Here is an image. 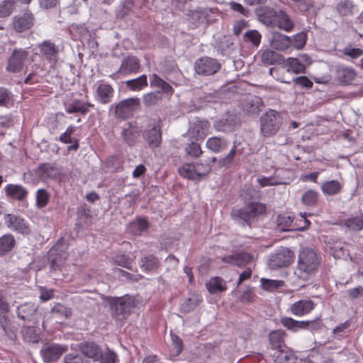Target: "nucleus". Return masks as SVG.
Here are the masks:
<instances>
[{"instance_id": "4", "label": "nucleus", "mask_w": 363, "mask_h": 363, "mask_svg": "<svg viewBox=\"0 0 363 363\" xmlns=\"http://www.w3.org/2000/svg\"><path fill=\"white\" fill-rule=\"evenodd\" d=\"M282 124L281 114L274 111H266L260 118L261 133L264 137L274 135Z\"/></svg>"}, {"instance_id": "33", "label": "nucleus", "mask_w": 363, "mask_h": 363, "mask_svg": "<svg viewBox=\"0 0 363 363\" xmlns=\"http://www.w3.org/2000/svg\"><path fill=\"white\" fill-rule=\"evenodd\" d=\"M80 350L83 354L89 358H91L95 361L99 359L101 348L94 342H84L80 345Z\"/></svg>"}, {"instance_id": "5", "label": "nucleus", "mask_w": 363, "mask_h": 363, "mask_svg": "<svg viewBox=\"0 0 363 363\" xmlns=\"http://www.w3.org/2000/svg\"><path fill=\"white\" fill-rule=\"evenodd\" d=\"M113 316L118 320H123L130 314L134 307L133 299L128 296L111 298Z\"/></svg>"}, {"instance_id": "45", "label": "nucleus", "mask_w": 363, "mask_h": 363, "mask_svg": "<svg viewBox=\"0 0 363 363\" xmlns=\"http://www.w3.org/2000/svg\"><path fill=\"white\" fill-rule=\"evenodd\" d=\"M160 266L158 259L153 255H149L141 258L140 267L146 272L156 270Z\"/></svg>"}, {"instance_id": "54", "label": "nucleus", "mask_w": 363, "mask_h": 363, "mask_svg": "<svg viewBox=\"0 0 363 363\" xmlns=\"http://www.w3.org/2000/svg\"><path fill=\"white\" fill-rule=\"evenodd\" d=\"M50 194L45 189H40L36 192V206L38 208L45 207L50 201Z\"/></svg>"}, {"instance_id": "62", "label": "nucleus", "mask_w": 363, "mask_h": 363, "mask_svg": "<svg viewBox=\"0 0 363 363\" xmlns=\"http://www.w3.org/2000/svg\"><path fill=\"white\" fill-rule=\"evenodd\" d=\"M67 244L64 238H60L54 246L50 250L49 252L55 254H68L67 252Z\"/></svg>"}, {"instance_id": "53", "label": "nucleus", "mask_w": 363, "mask_h": 363, "mask_svg": "<svg viewBox=\"0 0 363 363\" xmlns=\"http://www.w3.org/2000/svg\"><path fill=\"white\" fill-rule=\"evenodd\" d=\"M318 199V193L315 190L306 191L301 197V202L308 206L316 205Z\"/></svg>"}, {"instance_id": "2", "label": "nucleus", "mask_w": 363, "mask_h": 363, "mask_svg": "<svg viewBox=\"0 0 363 363\" xmlns=\"http://www.w3.org/2000/svg\"><path fill=\"white\" fill-rule=\"evenodd\" d=\"M266 206L259 202H250L243 208L233 211V216L242 226H251L257 218L265 213Z\"/></svg>"}, {"instance_id": "41", "label": "nucleus", "mask_w": 363, "mask_h": 363, "mask_svg": "<svg viewBox=\"0 0 363 363\" xmlns=\"http://www.w3.org/2000/svg\"><path fill=\"white\" fill-rule=\"evenodd\" d=\"M23 339L32 343H36L39 341V329L34 326H24L21 330Z\"/></svg>"}, {"instance_id": "49", "label": "nucleus", "mask_w": 363, "mask_h": 363, "mask_svg": "<svg viewBox=\"0 0 363 363\" xmlns=\"http://www.w3.org/2000/svg\"><path fill=\"white\" fill-rule=\"evenodd\" d=\"M17 0H3L0 2V18L9 17L15 10Z\"/></svg>"}, {"instance_id": "26", "label": "nucleus", "mask_w": 363, "mask_h": 363, "mask_svg": "<svg viewBox=\"0 0 363 363\" xmlns=\"http://www.w3.org/2000/svg\"><path fill=\"white\" fill-rule=\"evenodd\" d=\"M17 315L19 318L33 321L35 319L37 314V306L33 303H26L17 308Z\"/></svg>"}, {"instance_id": "30", "label": "nucleus", "mask_w": 363, "mask_h": 363, "mask_svg": "<svg viewBox=\"0 0 363 363\" xmlns=\"http://www.w3.org/2000/svg\"><path fill=\"white\" fill-rule=\"evenodd\" d=\"M228 145L229 142L225 138L213 136L207 140L206 146L213 152L219 153L227 149Z\"/></svg>"}, {"instance_id": "14", "label": "nucleus", "mask_w": 363, "mask_h": 363, "mask_svg": "<svg viewBox=\"0 0 363 363\" xmlns=\"http://www.w3.org/2000/svg\"><path fill=\"white\" fill-rule=\"evenodd\" d=\"M66 345L59 344H47L40 350V354L45 363L57 361L61 355L67 351Z\"/></svg>"}, {"instance_id": "29", "label": "nucleus", "mask_w": 363, "mask_h": 363, "mask_svg": "<svg viewBox=\"0 0 363 363\" xmlns=\"http://www.w3.org/2000/svg\"><path fill=\"white\" fill-rule=\"evenodd\" d=\"M76 127L70 125L65 133H63L59 138V140L65 144L72 143V145L67 147L68 151H77L79 147V140L72 138V135L75 132Z\"/></svg>"}, {"instance_id": "17", "label": "nucleus", "mask_w": 363, "mask_h": 363, "mask_svg": "<svg viewBox=\"0 0 363 363\" xmlns=\"http://www.w3.org/2000/svg\"><path fill=\"white\" fill-rule=\"evenodd\" d=\"M299 221L303 222V225L296 227L293 224L294 218L290 216H279L277 219L278 226L283 231H288L293 230L294 228L301 231H303L306 230L311 224L310 221L307 220L305 216H301V219Z\"/></svg>"}, {"instance_id": "38", "label": "nucleus", "mask_w": 363, "mask_h": 363, "mask_svg": "<svg viewBox=\"0 0 363 363\" xmlns=\"http://www.w3.org/2000/svg\"><path fill=\"white\" fill-rule=\"evenodd\" d=\"M67 257L68 254H55L54 252H49L48 259L50 264L51 272L60 270Z\"/></svg>"}, {"instance_id": "1", "label": "nucleus", "mask_w": 363, "mask_h": 363, "mask_svg": "<svg viewBox=\"0 0 363 363\" xmlns=\"http://www.w3.org/2000/svg\"><path fill=\"white\" fill-rule=\"evenodd\" d=\"M321 263L320 255L313 248L303 247L298 253V259L295 274L301 279L306 281L315 274Z\"/></svg>"}, {"instance_id": "44", "label": "nucleus", "mask_w": 363, "mask_h": 363, "mask_svg": "<svg viewBox=\"0 0 363 363\" xmlns=\"http://www.w3.org/2000/svg\"><path fill=\"white\" fill-rule=\"evenodd\" d=\"M148 226L149 224L146 219L139 218L130 223L128 231L133 235H140L148 228Z\"/></svg>"}, {"instance_id": "50", "label": "nucleus", "mask_w": 363, "mask_h": 363, "mask_svg": "<svg viewBox=\"0 0 363 363\" xmlns=\"http://www.w3.org/2000/svg\"><path fill=\"white\" fill-rule=\"evenodd\" d=\"M289 67L287 72H292L295 74L305 73L306 66L298 58L289 57L286 60Z\"/></svg>"}, {"instance_id": "16", "label": "nucleus", "mask_w": 363, "mask_h": 363, "mask_svg": "<svg viewBox=\"0 0 363 363\" xmlns=\"http://www.w3.org/2000/svg\"><path fill=\"white\" fill-rule=\"evenodd\" d=\"M210 133V123L206 120H196L191 123L187 134L196 140H203Z\"/></svg>"}, {"instance_id": "60", "label": "nucleus", "mask_w": 363, "mask_h": 363, "mask_svg": "<svg viewBox=\"0 0 363 363\" xmlns=\"http://www.w3.org/2000/svg\"><path fill=\"white\" fill-rule=\"evenodd\" d=\"M235 265L243 267L250 263L252 259V255L246 252H242L235 254Z\"/></svg>"}, {"instance_id": "7", "label": "nucleus", "mask_w": 363, "mask_h": 363, "mask_svg": "<svg viewBox=\"0 0 363 363\" xmlns=\"http://www.w3.org/2000/svg\"><path fill=\"white\" fill-rule=\"evenodd\" d=\"M115 116L117 118L125 120L130 118L140 108V101L137 97L122 100L115 106Z\"/></svg>"}, {"instance_id": "36", "label": "nucleus", "mask_w": 363, "mask_h": 363, "mask_svg": "<svg viewBox=\"0 0 363 363\" xmlns=\"http://www.w3.org/2000/svg\"><path fill=\"white\" fill-rule=\"evenodd\" d=\"M357 5L351 0H340L336 5V11L341 16H352Z\"/></svg>"}, {"instance_id": "18", "label": "nucleus", "mask_w": 363, "mask_h": 363, "mask_svg": "<svg viewBox=\"0 0 363 363\" xmlns=\"http://www.w3.org/2000/svg\"><path fill=\"white\" fill-rule=\"evenodd\" d=\"M262 105V99L255 95L247 96L242 101L243 111L251 116L258 115Z\"/></svg>"}, {"instance_id": "9", "label": "nucleus", "mask_w": 363, "mask_h": 363, "mask_svg": "<svg viewBox=\"0 0 363 363\" xmlns=\"http://www.w3.org/2000/svg\"><path fill=\"white\" fill-rule=\"evenodd\" d=\"M294 259V254L292 250L287 247H281L272 254L269 259V266L273 269L288 267Z\"/></svg>"}, {"instance_id": "11", "label": "nucleus", "mask_w": 363, "mask_h": 363, "mask_svg": "<svg viewBox=\"0 0 363 363\" xmlns=\"http://www.w3.org/2000/svg\"><path fill=\"white\" fill-rule=\"evenodd\" d=\"M140 68V63L138 57L133 55H128L122 60L118 69L110 75V77L113 79H117L121 76L135 74L138 72Z\"/></svg>"}, {"instance_id": "47", "label": "nucleus", "mask_w": 363, "mask_h": 363, "mask_svg": "<svg viewBox=\"0 0 363 363\" xmlns=\"http://www.w3.org/2000/svg\"><path fill=\"white\" fill-rule=\"evenodd\" d=\"M237 154H242V151L238 149V145L235 143H233V146L227 154V155L218 160V164L221 167H229L233 162L235 155Z\"/></svg>"}, {"instance_id": "55", "label": "nucleus", "mask_w": 363, "mask_h": 363, "mask_svg": "<svg viewBox=\"0 0 363 363\" xmlns=\"http://www.w3.org/2000/svg\"><path fill=\"white\" fill-rule=\"evenodd\" d=\"M187 156L192 158H198L202 154L200 144L196 142H191L184 148Z\"/></svg>"}, {"instance_id": "27", "label": "nucleus", "mask_w": 363, "mask_h": 363, "mask_svg": "<svg viewBox=\"0 0 363 363\" xmlns=\"http://www.w3.org/2000/svg\"><path fill=\"white\" fill-rule=\"evenodd\" d=\"M356 73L352 67L342 65L337 66L335 78L341 84H350L355 77Z\"/></svg>"}, {"instance_id": "10", "label": "nucleus", "mask_w": 363, "mask_h": 363, "mask_svg": "<svg viewBox=\"0 0 363 363\" xmlns=\"http://www.w3.org/2000/svg\"><path fill=\"white\" fill-rule=\"evenodd\" d=\"M221 69V64L214 58L201 57L195 62L194 69L196 74L202 76L215 74Z\"/></svg>"}, {"instance_id": "32", "label": "nucleus", "mask_w": 363, "mask_h": 363, "mask_svg": "<svg viewBox=\"0 0 363 363\" xmlns=\"http://www.w3.org/2000/svg\"><path fill=\"white\" fill-rule=\"evenodd\" d=\"M0 325L4 334L9 339L14 340L16 338L18 328L6 315H0Z\"/></svg>"}, {"instance_id": "21", "label": "nucleus", "mask_w": 363, "mask_h": 363, "mask_svg": "<svg viewBox=\"0 0 363 363\" xmlns=\"http://www.w3.org/2000/svg\"><path fill=\"white\" fill-rule=\"evenodd\" d=\"M315 307V303L310 299H301L294 303L291 307V313L297 316H303L309 313Z\"/></svg>"}, {"instance_id": "58", "label": "nucleus", "mask_w": 363, "mask_h": 363, "mask_svg": "<svg viewBox=\"0 0 363 363\" xmlns=\"http://www.w3.org/2000/svg\"><path fill=\"white\" fill-rule=\"evenodd\" d=\"M260 282L262 289L266 291H273L284 285L283 281L272 280L264 278H262L260 279Z\"/></svg>"}, {"instance_id": "52", "label": "nucleus", "mask_w": 363, "mask_h": 363, "mask_svg": "<svg viewBox=\"0 0 363 363\" xmlns=\"http://www.w3.org/2000/svg\"><path fill=\"white\" fill-rule=\"evenodd\" d=\"M344 225L351 230H360L363 229V215L345 220Z\"/></svg>"}, {"instance_id": "13", "label": "nucleus", "mask_w": 363, "mask_h": 363, "mask_svg": "<svg viewBox=\"0 0 363 363\" xmlns=\"http://www.w3.org/2000/svg\"><path fill=\"white\" fill-rule=\"evenodd\" d=\"M40 57L49 64L55 65L58 60L59 48L50 40H44L38 45Z\"/></svg>"}, {"instance_id": "59", "label": "nucleus", "mask_w": 363, "mask_h": 363, "mask_svg": "<svg viewBox=\"0 0 363 363\" xmlns=\"http://www.w3.org/2000/svg\"><path fill=\"white\" fill-rule=\"evenodd\" d=\"M51 313L56 314L60 317L69 318L72 315V310L69 308L66 307L62 303L55 304L51 309Z\"/></svg>"}, {"instance_id": "63", "label": "nucleus", "mask_w": 363, "mask_h": 363, "mask_svg": "<svg viewBox=\"0 0 363 363\" xmlns=\"http://www.w3.org/2000/svg\"><path fill=\"white\" fill-rule=\"evenodd\" d=\"M161 99L160 91L150 92L144 96V104L146 106H152L157 104Z\"/></svg>"}, {"instance_id": "48", "label": "nucleus", "mask_w": 363, "mask_h": 363, "mask_svg": "<svg viewBox=\"0 0 363 363\" xmlns=\"http://www.w3.org/2000/svg\"><path fill=\"white\" fill-rule=\"evenodd\" d=\"M179 173L184 178L199 180L194 163L183 164L179 168Z\"/></svg>"}, {"instance_id": "56", "label": "nucleus", "mask_w": 363, "mask_h": 363, "mask_svg": "<svg viewBox=\"0 0 363 363\" xmlns=\"http://www.w3.org/2000/svg\"><path fill=\"white\" fill-rule=\"evenodd\" d=\"M243 39L245 42L251 43L253 45L258 47L261 42L262 35L257 30H251L244 34Z\"/></svg>"}, {"instance_id": "64", "label": "nucleus", "mask_w": 363, "mask_h": 363, "mask_svg": "<svg viewBox=\"0 0 363 363\" xmlns=\"http://www.w3.org/2000/svg\"><path fill=\"white\" fill-rule=\"evenodd\" d=\"M100 363H116L117 361V355L113 351L108 350L107 351L100 353Z\"/></svg>"}, {"instance_id": "37", "label": "nucleus", "mask_w": 363, "mask_h": 363, "mask_svg": "<svg viewBox=\"0 0 363 363\" xmlns=\"http://www.w3.org/2000/svg\"><path fill=\"white\" fill-rule=\"evenodd\" d=\"M202 302V298L199 294H192L181 305L180 311L188 313L194 311Z\"/></svg>"}, {"instance_id": "34", "label": "nucleus", "mask_w": 363, "mask_h": 363, "mask_svg": "<svg viewBox=\"0 0 363 363\" xmlns=\"http://www.w3.org/2000/svg\"><path fill=\"white\" fill-rule=\"evenodd\" d=\"M145 138L150 147H158L162 141V133L160 128L155 125L152 129L146 132Z\"/></svg>"}, {"instance_id": "15", "label": "nucleus", "mask_w": 363, "mask_h": 363, "mask_svg": "<svg viewBox=\"0 0 363 363\" xmlns=\"http://www.w3.org/2000/svg\"><path fill=\"white\" fill-rule=\"evenodd\" d=\"M142 135V130L130 122L125 124L122 129L121 137L123 142L129 147H133L137 144Z\"/></svg>"}, {"instance_id": "43", "label": "nucleus", "mask_w": 363, "mask_h": 363, "mask_svg": "<svg viewBox=\"0 0 363 363\" xmlns=\"http://www.w3.org/2000/svg\"><path fill=\"white\" fill-rule=\"evenodd\" d=\"M125 84L129 90L139 91L147 86V76L143 74L138 78L126 81Z\"/></svg>"}, {"instance_id": "31", "label": "nucleus", "mask_w": 363, "mask_h": 363, "mask_svg": "<svg viewBox=\"0 0 363 363\" xmlns=\"http://www.w3.org/2000/svg\"><path fill=\"white\" fill-rule=\"evenodd\" d=\"M261 60L267 65H280L284 62V57L282 55L268 49L262 52Z\"/></svg>"}, {"instance_id": "39", "label": "nucleus", "mask_w": 363, "mask_h": 363, "mask_svg": "<svg viewBox=\"0 0 363 363\" xmlns=\"http://www.w3.org/2000/svg\"><path fill=\"white\" fill-rule=\"evenodd\" d=\"M206 286L208 291L212 294L222 292L227 289L225 281L218 277L211 278L206 284Z\"/></svg>"}, {"instance_id": "12", "label": "nucleus", "mask_w": 363, "mask_h": 363, "mask_svg": "<svg viewBox=\"0 0 363 363\" xmlns=\"http://www.w3.org/2000/svg\"><path fill=\"white\" fill-rule=\"evenodd\" d=\"M4 223L9 229L18 233L28 235L31 233L28 222L19 216L11 213L6 214Z\"/></svg>"}, {"instance_id": "51", "label": "nucleus", "mask_w": 363, "mask_h": 363, "mask_svg": "<svg viewBox=\"0 0 363 363\" xmlns=\"http://www.w3.org/2000/svg\"><path fill=\"white\" fill-rule=\"evenodd\" d=\"M172 346L170 354L173 357L179 356L183 351L184 344L182 340L176 334L171 332Z\"/></svg>"}, {"instance_id": "6", "label": "nucleus", "mask_w": 363, "mask_h": 363, "mask_svg": "<svg viewBox=\"0 0 363 363\" xmlns=\"http://www.w3.org/2000/svg\"><path fill=\"white\" fill-rule=\"evenodd\" d=\"M29 52L26 49L15 48L8 57L6 65V72L12 74L20 73L23 70Z\"/></svg>"}, {"instance_id": "23", "label": "nucleus", "mask_w": 363, "mask_h": 363, "mask_svg": "<svg viewBox=\"0 0 363 363\" xmlns=\"http://www.w3.org/2000/svg\"><path fill=\"white\" fill-rule=\"evenodd\" d=\"M91 107H94V104L89 102L81 99H73L66 104L65 110L69 114L79 113L82 115H86Z\"/></svg>"}, {"instance_id": "3", "label": "nucleus", "mask_w": 363, "mask_h": 363, "mask_svg": "<svg viewBox=\"0 0 363 363\" xmlns=\"http://www.w3.org/2000/svg\"><path fill=\"white\" fill-rule=\"evenodd\" d=\"M286 335V333L283 330L271 331L268 335L270 347L274 351L272 356L275 362L281 363L290 359L291 353L285 345Z\"/></svg>"}, {"instance_id": "8", "label": "nucleus", "mask_w": 363, "mask_h": 363, "mask_svg": "<svg viewBox=\"0 0 363 363\" xmlns=\"http://www.w3.org/2000/svg\"><path fill=\"white\" fill-rule=\"evenodd\" d=\"M35 23V15L27 8L12 18L11 27L16 33H21L32 28Z\"/></svg>"}, {"instance_id": "46", "label": "nucleus", "mask_w": 363, "mask_h": 363, "mask_svg": "<svg viewBox=\"0 0 363 363\" xmlns=\"http://www.w3.org/2000/svg\"><path fill=\"white\" fill-rule=\"evenodd\" d=\"M280 322L285 328L293 332H297L298 330H302V328H306V325H307V323L298 321L289 317H281L280 318Z\"/></svg>"}, {"instance_id": "24", "label": "nucleus", "mask_w": 363, "mask_h": 363, "mask_svg": "<svg viewBox=\"0 0 363 363\" xmlns=\"http://www.w3.org/2000/svg\"><path fill=\"white\" fill-rule=\"evenodd\" d=\"M5 194L10 199L21 201L27 198L28 191L20 184H9L5 187Z\"/></svg>"}, {"instance_id": "40", "label": "nucleus", "mask_w": 363, "mask_h": 363, "mask_svg": "<svg viewBox=\"0 0 363 363\" xmlns=\"http://www.w3.org/2000/svg\"><path fill=\"white\" fill-rule=\"evenodd\" d=\"M16 245L13 235L6 234L0 238V256H4L11 252Z\"/></svg>"}, {"instance_id": "61", "label": "nucleus", "mask_w": 363, "mask_h": 363, "mask_svg": "<svg viewBox=\"0 0 363 363\" xmlns=\"http://www.w3.org/2000/svg\"><path fill=\"white\" fill-rule=\"evenodd\" d=\"M12 99L11 91L4 86H0V106H7Z\"/></svg>"}, {"instance_id": "25", "label": "nucleus", "mask_w": 363, "mask_h": 363, "mask_svg": "<svg viewBox=\"0 0 363 363\" xmlns=\"http://www.w3.org/2000/svg\"><path fill=\"white\" fill-rule=\"evenodd\" d=\"M271 46L275 50L286 51L291 48V37L280 33H274L271 39Z\"/></svg>"}, {"instance_id": "42", "label": "nucleus", "mask_w": 363, "mask_h": 363, "mask_svg": "<svg viewBox=\"0 0 363 363\" xmlns=\"http://www.w3.org/2000/svg\"><path fill=\"white\" fill-rule=\"evenodd\" d=\"M342 188V185L337 180H330L325 182L321 185L322 191L329 196H333L339 194Z\"/></svg>"}, {"instance_id": "28", "label": "nucleus", "mask_w": 363, "mask_h": 363, "mask_svg": "<svg viewBox=\"0 0 363 363\" xmlns=\"http://www.w3.org/2000/svg\"><path fill=\"white\" fill-rule=\"evenodd\" d=\"M114 89L106 83H99L96 89V96L98 100L103 104H108L113 96Z\"/></svg>"}, {"instance_id": "35", "label": "nucleus", "mask_w": 363, "mask_h": 363, "mask_svg": "<svg viewBox=\"0 0 363 363\" xmlns=\"http://www.w3.org/2000/svg\"><path fill=\"white\" fill-rule=\"evenodd\" d=\"M150 86L159 89L160 90L158 91H160V94L163 92L172 94L174 92L172 86L156 74H153L150 76Z\"/></svg>"}, {"instance_id": "19", "label": "nucleus", "mask_w": 363, "mask_h": 363, "mask_svg": "<svg viewBox=\"0 0 363 363\" xmlns=\"http://www.w3.org/2000/svg\"><path fill=\"white\" fill-rule=\"evenodd\" d=\"M238 124L236 115L227 113L223 118L217 120L213 123V127L218 131L223 133L233 132Z\"/></svg>"}, {"instance_id": "22", "label": "nucleus", "mask_w": 363, "mask_h": 363, "mask_svg": "<svg viewBox=\"0 0 363 363\" xmlns=\"http://www.w3.org/2000/svg\"><path fill=\"white\" fill-rule=\"evenodd\" d=\"M274 26H277L286 32H291L295 25L288 13L285 11L280 9L277 11Z\"/></svg>"}, {"instance_id": "57", "label": "nucleus", "mask_w": 363, "mask_h": 363, "mask_svg": "<svg viewBox=\"0 0 363 363\" xmlns=\"http://www.w3.org/2000/svg\"><path fill=\"white\" fill-rule=\"evenodd\" d=\"M307 40V35L304 32H301L295 35L293 38H291V48H294L297 50L302 49L306 45Z\"/></svg>"}, {"instance_id": "20", "label": "nucleus", "mask_w": 363, "mask_h": 363, "mask_svg": "<svg viewBox=\"0 0 363 363\" xmlns=\"http://www.w3.org/2000/svg\"><path fill=\"white\" fill-rule=\"evenodd\" d=\"M277 11L269 6H259L255 10L258 20L267 26H274Z\"/></svg>"}]
</instances>
